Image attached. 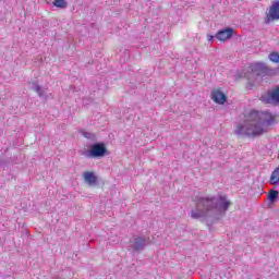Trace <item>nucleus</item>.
<instances>
[{
	"mask_svg": "<svg viewBox=\"0 0 279 279\" xmlns=\"http://www.w3.org/2000/svg\"><path fill=\"white\" fill-rule=\"evenodd\" d=\"M230 201L226 196H211L199 198L196 203V208L192 209V219L198 221H218L228 213Z\"/></svg>",
	"mask_w": 279,
	"mask_h": 279,
	"instance_id": "1",
	"label": "nucleus"
},
{
	"mask_svg": "<svg viewBox=\"0 0 279 279\" xmlns=\"http://www.w3.org/2000/svg\"><path fill=\"white\" fill-rule=\"evenodd\" d=\"M274 123V116L269 111H252L245 117L243 124L235 125L236 136H260Z\"/></svg>",
	"mask_w": 279,
	"mask_h": 279,
	"instance_id": "2",
	"label": "nucleus"
},
{
	"mask_svg": "<svg viewBox=\"0 0 279 279\" xmlns=\"http://www.w3.org/2000/svg\"><path fill=\"white\" fill-rule=\"evenodd\" d=\"M106 145L97 143L93 144L89 150H85L83 156L85 158H102V156H106Z\"/></svg>",
	"mask_w": 279,
	"mask_h": 279,
	"instance_id": "3",
	"label": "nucleus"
},
{
	"mask_svg": "<svg viewBox=\"0 0 279 279\" xmlns=\"http://www.w3.org/2000/svg\"><path fill=\"white\" fill-rule=\"evenodd\" d=\"M130 243L131 250H133L134 252H143V250H145V247H147V245H149L151 241H149V239L145 236L135 235L131 239Z\"/></svg>",
	"mask_w": 279,
	"mask_h": 279,
	"instance_id": "4",
	"label": "nucleus"
},
{
	"mask_svg": "<svg viewBox=\"0 0 279 279\" xmlns=\"http://www.w3.org/2000/svg\"><path fill=\"white\" fill-rule=\"evenodd\" d=\"M274 21H279V0L272 2L268 11H266L265 23H274Z\"/></svg>",
	"mask_w": 279,
	"mask_h": 279,
	"instance_id": "5",
	"label": "nucleus"
},
{
	"mask_svg": "<svg viewBox=\"0 0 279 279\" xmlns=\"http://www.w3.org/2000/svg\"><path fill=\"white\" fill-rule=\"evenodd\" d=\"M260 101L263 104H270L272 106H276L279 104V86H277L275 89L264 93L260 96Z\"/></svg>",
	"mask_w": 279,
	"mask_h": 279,
	"instance_id": "6",
	"label": "nucleus"
},
{
	"mask_svg": "<svg viewBox=\"0 0 279 279\" xmlns=\"http://www.w3.org/2000/svg\"><path fill=\"white\" fill-rule=\"evenodd\" d=\"M251 72L253 75L265 76L269 74V68L263 62H257L251 65Z\"/></svg>",
	"mask_w": 279,
	"mask_h": 279,
	"instance_id": "7",
	"label": "nucleus"
},
{
	"mask_svg": "<svg viewBox=\"0 0 279 279\" xmlns=\"http://www.w3.org/2000/svg\"><path fill=\"white\" fill-rule=\"evenodd\" d=\"M234 35V29L232 28H225L222 31H219L215 38H217V40H220L221 43H226V40H230V38H232V36Z\"/></svg>",
	"mask_w": 279,
	"mask_h": 279,
	"instance_id": "8",
	"label": "nucleus"
},
{
	"mask_svg": "<svg viewBox=\"0 0 279 279\" xmlns=\"http://www.w3.org/2000/svg\"><path fill=\"white\" fill-rule=\"evenodd\" d=\"M211 99L215 101V104H219L220 106L223 105L225 101H227L226 94L221 92V89H214L211 92Z\"/></svg>",
	"mask_w": 279,
	"mask_h": 279,
	"instance_id": "9",
	"label": "nucleus"
},
{
	"mask_svg": "<svg viewBox=\"0 0 279 279\" xmlns=\"http://www.w3.org/2000/svg\"><path fill=\"white\" fill-rule=\"evenodd\" d=\"M83 178L89 186H95V184H97V177L95 175V172H84Z\"/></svg>",
	"mask_w": 279,
	"mask_h": 279,
	"instance_id": "10",
	"label": "nucleus"
},
{
	"mask_svg": "<svg viewBox=\"0 0 279 279\" xmlns=\"http://www.w3.org/2000/svg\"><path fill=\"white\" fill-rule=\"evenodd\" d=\"M33 90H35V93H37V95L41 98V99H47V89L40 87V85L38 84H33Z\"/></svg>",
	"mask_w": 279,
	"mask_h": 279,
	"instance_id": "11",
	"label": "nucleus"
},
{
	"mask_svg": "<svg viewBox=\"0 0 279 279\" xmlns=\"http://www.w3.org/2000/svg\"><path fill=\"white\" fill-rule=\"evenodd\" d=\"M270 184H279V167L270 175Z\"/></svg>",
	"mask_w": 279,
	"mask_h": 279,
	"instance_id": "12",
	"label": "nucleus"
},
{
	"mask_svg": "<svg viewBox=\"0 0 279 279\" xmlns=\"http://www.w3.org/2000/svg\"><path fill=\"white\" fill-rule=\"evenodd\" d=\"M53 5L56 8H61L62 10H64L66 8L68 3H66V0H54Z\"/></svg>",
	"mask_w": 279,
	"mask_h": 279,
	"instance_id": "13",
	"label": "nucleus"
},
{
	"mask_svg": "<svg viewBox=\"0 0 279 279\" xmlns=\"http://www.w3.org/2000/svg\"><path fill=\"white\" fill-rule=\"evenodd\" d=\"M268 199L271 204L278 199V191L271 190L268 195Z\"/></svg>",
	"mask_w": 279,
	"mask_h": 279,
	"instance_id": "14",
	"label": "nucleus"
},
{
	"mask_svg": "<svg viewBox=\"0 0 279 279\" xmlns=\"http://www.w3.org/2000/svg\"><path fill=\"white\" fill-rule=\"evenodd\" d=\"M270 62H275L276 64H278L279 62V53L278 52H271L269 56H268Z\"/></svg>",
	"mask_w": 279,
	"mask_h": 279,
	"instance_id": "15",
	"label": "nucleus"
},
{
	"mask_svg": "<svg viewBox=\"0 0 279 279\" xmlns=\"http://www.w3.org/2000/svg\"><path fill=\"white\" fill-rule=\"evenodd\" d=\"M82 136H84V138H87L88 141H95V134L94 133L83 131Z\"/></svg>",
	"mask_w": 279,
	"mask_h": 279,
	"instance_id": "16",
	"label": "nucleus"
},
{
	"mask_svg": "<svg viewBox=\"0 0 279 279\" xmlns=\"http://www.w3.org/2000/svg\"><path fill=\"white\" fill-rule=\"evenodd\" d=\"M207 40L208 43H213V40H215V36L208 35Z\"/></svg>",
	"mask_w": 279,
	"mask_h": 279,
	"instance_id": "17",
	"label": "nucleus"
}]
</instances>
